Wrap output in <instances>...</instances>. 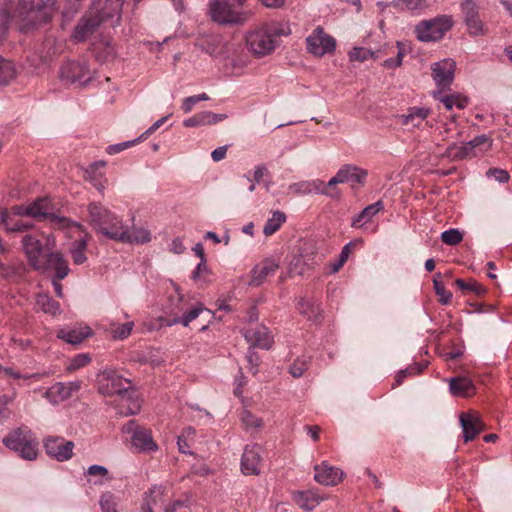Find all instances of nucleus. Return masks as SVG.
I'll return each mask as SVG.
<instances>
[{
    "label": "nucleus",
    "mask_w": 512,
    "mask_h": 512,
    "mask_svg": "<svg viewBox=\"0 0 512 512\" xmlns=\"http://www.w3.org/2000/svg\"><path fill=\"white\" fill-rule=\"evenodd\" d=\"M291 32L287 22H266L246 32V47L254 57L262 58L272 54L280 44L279 38Z\"/></svg>",
    "instance_id": "f257e3e1"
},
{
    "label": "nucleus",
    "mask_w": 512,
    "mask_h": 512,
    "mask_svg": "<svg viewBox=\"0 0 512 512\" xmlns=\"http://www.w3.org/2000/svg\"><path fill=\"white\" fill-rule=\"evenodd\" d=\"M58 0H19L15 25L20 32L27 33L49 23L55 14Z\"/></svg>",
    "instance_id": "f03ea898"
},
{
    "label": "nucleus",
    "mask_w": 512,
    "mask_h": 512,
    "mask_svg": "<svg viewBox=\"0 0 512 512\" xmlns=\"http://www.w3.org/2000/svg\"><path fill=\"white\" fill-rule=\"evenodd\" d=\"M88 222L92 228L111 240L124 239V228L122 220L101 203L92 202L87 207Z\"/></svg>",
    "instance_id": "7ed1b4c3"
},
{
    "label": "nucleus",
    "mask_w": 512,
    "mask_h": 512,
    "mask_svg": "<svg viewBox=\"0 0 512 512\" xmlns=\"http://www.w3.org/2000/svg\"><path fill=\"white\" fill-rule=\"evenodd\" d=\"M3 445L26 461H34L39 455V441L26 426L12 429L2 439Z\"/></svg>",
    "instance_id": "20e7f679"
},
{
    "label": "nucleus",
    "mask_w": 512,
    "mask_h": 512,
    "mask_svg": "<svg viewBox=\"0 0 512 512\" xmlns=\"http://www.w3.org/2000/svg\"><path fill=\"white\" fill-rule=\"evenodd\" d=\"M241 8L242 6L231 0H213L209 4V15L214 22L221 25L243 24L249 19L250 12Z\"/></svg>",
    "instance_id": "39448f33"
},
{
    "label": "nucleus",
    "mask_w": 512,
    "mask_h": 512,
    "mask_svg": "<svg viewBox=\"0 0 512 512\" xmlns=\"http://www.w3.org/2000/svg\"><path fill=\"white\" fill-rule=\"evenodd\" d=\"M14 215L19 217H31L34 219H49L58 228H65L70 225V220L49 212V203L44 198H37L28 205H16L10 208Z\"/></svg>",
    "instance_id": "423d86ee"
},
{
    "label": "nucleus",
    "mask_w": 512,
    "mask_h": 512,
    "mask_svg": "<svg viewBox=\"0 0 512 512\" xmlns=\"http://www.w3.org/2000/svg\"><path fill=\"white\" fill-rule=\"evenodd\" d=\"M452 25V18L446 15L423 20L415 27L416 37L421 42H436L443 38Z\"/></svg>",
    "instance_id": "0eeeda50"
},
{
    "label": "nucleus",
    "mask_w": 512,
    "mask_h": 512,
    "mask_svg": "<svg viewBox=\"0 0 512 512\" xmlns=\"http://www.w3.org/2000/svg\"><path fill=\"white\" fill-rule=\"evenodd\" d=\"M96 382L99 393L107 396L117 394L124 399L129 390H132L130 381L123 378L114 369H104L99 372Z\"/></svg>",
    "instance_id": "6e6552de"
},
{
    "label": "nucleus",
    "mask_w": 512,
    "mask_h": 512,
    "mask_svg": "<svg viewBox=\"0 0 512 512\" xmlns=\"http://www.w3.org/2000/svg\"><path fill=\"white\" fill-rule=\"evenodd\" d=\"M59 78L65 84L85 86L93 79V72L86 62L68 61L61 65Z\"/></svg>",
    "instance_id": "1a4fd4ad"
},
{
    "label": "nucleus",
    "mask_w": 512,
    "mask_h": 512,
    "mask_svg": "<svg viewBox=\"0 0 512 512\" xmlns=\"http://www.w3.org/2000/svg\"><path fill=\"white\" fill-rule=\"evenodd\" d=\"M124 431L131 435V444L138 452H154L158 449L150 430L141 428L134 420L124 426Z\"/></svg>",
    "instance_id": "9d476101"
},
{
    "label": "nucleus",
    "mask_w": 512,
    "mask_h": 512,
    "mask_svg": "<svg viewBox=\"0 0 512 512\" xmlns=\"http://www.w3.org/2000/svg\"><path fill=\"white\" fill-rule=\"evenodd\" d=\"M288 190L296 196L308 194L326 195L332 199H338L341 195L338 189H328L325 182L319 179L303 180L289 185Z\"/></svg>",
    "instance_id": "9b49d317"
},
{
    "label": "nucleus",
    "mask_w": 512,
    "mask_h": 512,
    "mask_svg": "<svg viewBox=\"0 0 512 512\" xmlns=\"http://www.w3.org/2000/svg\"><path fill=\"white\" fill-rule=\"evenodd\" d=\"M306 45L309 53L321 57L335 50L336 41L332 36L326 34L321 26H318L306 38Z\"/></svg>",
    "instance_id": "f8f14e48"
},
{
    "label": "nucleus",
    "mask_w": 512,
    "mask_h": 512,
    "mask_svg": "<svg viewBox=\"0 0 512 512\" xmlns=\"http://www.w3.org/2000/svg\"><path fill=\"white\" fill-rule=\"evenodd\" d=\"M455 68L456 63L450 58L443 59L431 65L432 78L438 90H447L450 88L454 80Z\"/></svg>",
    "instance_id": "ddd939ff"
},
{
    "label": "nucleus",
    "mask_w": 512,
    "mask_h": 512,
    "mask_svg": "<svg viewBox=\"0 0 512 512\" xmlns=\"http://www.w3.org/2000/svg\"><path fill=\"white\" fill-rule=\"evenodd\" d=\"M367 171L358 166L347 164L342 166L333 176L328 183H326L328 189H336L334 186L340 183L351 182L354 184L363 185L367 177Z\"/></svg>",
    "instance_id": "4468645a"
},
{
    "label": "nucleus",
    "mask_w": 512,
    "mask_h": 512,
    "mask_svg": "<svg viewBox=\"0 0 512 512\" xmlns=\"http://www.w3.org/2000/svg\"><path fill=\"white\" fill-rule=\"evenodd\" d=\"M44 449L47 455L63 462L72 458L74 443L62 437L51 436L44 440Z\"/></svg>",
    "instance_id": "2eb2a0df"
},
{
    "label": "nucleus",
    "mask_w": 512,
    "mask_h": 512,
    "mask_svg": "<svg viewBox=\"0 0 512 512\" xmlns=\"http://www.w3.org/2000/svg\"><path fill=\"white\" fill-rule=\"evenodd\" d=\"M23 251L28 259L29 264L35 269L43 268L42 261L45 258L44 247L42 243L33 235H25L22 238Z\"/></svg>",
    "instance_id": "dca6fc26"
},
{
    "label": "nucleus",
    "mask_w": 512,
    "mask_h": 512,
    "mask_svg": "<svg viewBox=\"0 0 512 512\" xmlns=\"http://www.w3.org/2000/svg\"><path fill=\"white\" fill-rule=\"evenodd\" d=\"M261 452L259 445L245 447L241 458V471L244 475H259L261 472Z\"/></svg>",
    "instance_id": "f3484780"
},
{
    "label": "nucleus",
    "mask_w": 512,
    "mask_h": 512,
    "mask_svg": "<svg viewBox=\"0 0 512 512\" xmlns=\"http://www.w3.org/2000/svg\"><path fill=\"white\" fill-rule=\"evenodd\" d=\"M81 388V381L58 382L52 385L44 396L53 404L62 402L77 393Z\"/></svg>",
    "instance_id": "a211bd4d"
},
{
    "label": "nucleus",
    "mask_w": 512,
    "mask_h": 512,
    "mask_svg": "<svg viewBox=\"0 0 512 512\" xmlns=\"http://www.w3.org/2000/svg\"><path fill=\"white\" fill-rule=\"evenodd\" d=\"M43 268L39 271L54 270L55 278L58 280L64 279L69 274L68 262L61 252H48L42 261Z\"/></svg>",
    "instance_id": "6ab92c4d"
},
{
    "label": "nucleus",
    "mask_w": 512,
    "mask_h": 512,
    "mask_svg": "<svg viewBox=\"0 0 512 512\" xmlns=\"http://www.w3.org/2000/svg\"><path fill=\"white\" fill-rule=\"evenodd\" d=\"M243 336L252 346L261 349H269L273 344V337L271 336L267 327L256 325L255 327L247 328L243 331Z\"/></svg>",
    "instance_id": "aec40b11"
},
{
    "label": "nucleus",
    "mask_w": 512,
    "mask_h": 512,
    "mask_svg": "<svg viewBox=\"0 0 512 512\" xmlns=\"http://www.w3.org/2000/svg\"><path fill=\"white\" fill-rule=\"evenodd\" d=\"M460 423L465 442L475 439L485 429V425L477 413H462Z\"/></svg>",
    "instance_id": "412c9836"
},
{
    "label": "nucleus",
    "mask_w": 512,
    "mask_h": 512,
    "mask_svg": "<svg viewBox=\"0 0 512 512\" xmlns=\"http://www.w3.org/2000/svg\"><path fill=\"white\" fill-rule=\"evenodd\" d=\"M314 470V479L321 485L334 486L343 478V472L337 467L330 466L327 462L316 465Z\"/></svg>",
    "instance_id": "4be33fe9"
},
{
    "label": "nucleus",
    "mask_w": 512,
    "mask_h": 512,
    "mask_svg": "<svg viewBox=\"0 0 512 512\" xmlns=\"http://www.w3.org/2000/svg\"><path fill=\"white\" fill-rule=\"evenodd\" d=\"M101 23V18L97 17L95 14L84 16L74 28L72 37L77 42H83L96 31Z\"/></svg>",
    "instance_id": "5701e85b"
},
{
    "label": "nucleus",
    "mask_w": 512,
    "mask_h": 512,
    "mask_svg": "<svg viewBox=\"0 0 512 512\" xmlns=\"http://www.w3.org/2000/svg\"><path fill=\"white\" fill-rule=\"evenodd\" d=\"M0 224L4 226L7 232H24L33 228L31 221L19 219L11 211L3 209L0 212Z\"/></svg>",
    "instance_id": "b1692460"
},
{
    "label": "nucleus",
    "mask_w": 512,
    "mask_h": 512,
    "mask_svg": "<svg viewBox=\"0 0 512 512\" xmlns=\"http://www.w3.org/2000/svg\"><path fill=\"white\" fill-rule=\"evenodd\" d=\"M92 330L86 325H76L70 328H63L57 332V337L66 341L69 344L77 345L83 342L86 338L91 336Z\"/></svg>",
    "instance_id": "393cba45"
},
{
    "label": "nucleus",
    "mask_w": 512,
    "mask_h": 512,
    "mask_svg": "<svg viewBox=\"0 0 512 512\" xmlns=\"http://www.w3.org/2000/svg\"><path fill=\"white\" fill-rule=\"evenodd\" d=\"M278 268L279 264L275 260H264L260 265L253 268L249 284L252 286L261 285L268 276L274 275Z\"/></svg>",
    "instance_id": "a878e982"
},
{
    "label": "nucleus",
    "mask_w": 512,
    "mask_h": 512,
    "mask_svg": "<svg viewBox=\"0 0 512 512\" xmlns=\"http://www.w3.org/2000/svg\"><path fill=\"white\" fill-rule=\"evenodd\" d=\"M449 391L455 397H469L475 393L473 381L466 376L449 379Z\"/></svg>",
    "instance_id": "bb28decb"
},
{
    "label": "nucleus",
    "mask_w": 512,
    "mask_h": 512,
    "mask_svg": "<svg viewBox=\"0 0 512 512\" xmlns=\"http://www.w3.org/2000/svg\"><path fill=\"white\" fill-rule=\"evenodd\" d=\"M227 118L226 114H216L211 111H202L184 120L185 127H199L213 125Z\"/></svg>",
    "instance_id": "cd10ccee"
},
{
    "label": "nucleus",
    "mask_w": 512,
    "mask_h": 512,
    "mask_svg": "<svg viewBox=\"0 0 512 512\" xmlns=\"http://www.w3.org/2000/svg\"><path fill=\"white\" fill-rule=\"evenodd\" d=\"M297 310L309 321L318 323L323 318L320 305L311 299L300 297L297 302Z\"/></svg>",
    "instance_id": "c85d7f7f"
},
{
    "label": "nucleus",
    "mask_w": 512,
    "mask_h": 512,
    "mask_svg": "<svg viewBox=\"0 0 512 512\" xmlns=\"http://www.w3.org/2000/svg\"><path fill=\"white\" fill-rule=\"evenodd\" d=\"M383 209L384 203L381 200L366 206L359 214L353 217L351 226L353 228H361L365 224L369 223L372 218Z\"/></svg>",
    "instance_id": "c756f323"
},
{
    "label": "nucleus",
    "mask_w": 512,
    "mask_h": 512,
    "mask_svg": "<svg viewBox=\"0 0 512 512\" xmlns=\"http://www.w3.org/2000/svg\"><path fill=\"white\" fill-rule=\"evenodd\" d=\"M123 2L124 0H105L102 5L101 0H97V3L95 4L97 13L95 15L101 18V22L110 19L115 15H120Z\"/></svg>",
    "instance_id": "7c9ffc66"
},
{
    "label": "nucleus",
    "mask_w": 512,
    "mask_h": 512,
    "mask_svg": "<svg viewBox=\"0 0 512 512\" xmlns=\"http://www.w3.org/2000/svg\"><path fill=\"white\" fill-rule=\"evenodd\" d=\"M443 91L444 90L433 91L432 96L434 99L441 102L447 110H451L454 107L464 109L467 106L468 100L466 97L461 96L459 93L444 95Z\"/></svg>",
    "instance_id": "2f4dec72"
},
{
    "label": "nucleus",
    "mask_w": 512,
    "mask_h": 512,
    "mask_svg": "<svg viewBox=\"0 0 512 512\" xmlns=\"http://www.w3.org/2000/svg\"><path fill=\"white\" fill-rule=\"evenodd\" d=\"M430 109L424 107H410L406 114L400 116L403 125L419 127L420 124L428 117Z\"/></svg>",
    "instance_id": "473e14b6"
},
{
    "label": "nucleus",
    "mask_w": 512,
    "mask_h": 512,
    "mask_svg": "<svg viewBox=\"0 0 512 512\" xmlns=\"http://www.w3.org/2000/svg\"><path fill=\"white\" fill-rule=\"evenodd\" d=\"M323 497L313 491H302L294 494V501L303 510L311 511L320 504Z\"/></svg>",
    "instance_id": "72a5a7b5"
},
{
    "label": "nucleus",
    "mask_w": 512,
    "mask_h": 512,
    "mask_svg": "<svg viewBox=\"0 0 512 512\" xmlns=\"http://www.w3.org/2000/svg\"><path fill=\"white\" fill-rule=\"evenodd\" d=\"M444 155L454 161L472 157L475 155L468 142L457 145L456 143L450 144L444 153Z\"/></svg>",
    "instance_id": "f704fd0d"
},
{
    "label": "nucleus",
    "mask_w": 512,
    "mask_h": 512,
    "mask_svg": "<svg viewBox=\"0 0 512 512\" xmlns=\"http://www.w3.org/2000/svg\"><path fill=\"white\" fill-rule=\"evenodd\" d=\"M394 47H388L385 46L383 49L378 50L377 52L371 51L369 49H365L362 47H355L352 51L349 52L350 60L352 61H360L363 62L365 60H368L369 58L377 59L378 53L388 54L393 50Z\"/></svg>",
    "instance_id": "c9c22d12"
},
{
    "label": "nucleus",
    "mask_w": 512,
    "mask_h": 512,
    "mask_svg": "<svg viewBox=\"0 0 512 512\" xmlns=\"http://www.w3.org/2000/svg\"><path fill=\"white\" fill-rule=\"evenodd\" d=\"M36 306L44 313L52 316L61 313L60 304L48 294H39L36 298Z\"/></svg>",
    "instance_id": "e433bc0d"
},
{
    "label": "nucleus",
    "mask_w": 512,
    "mask_h": 512,
    "mask_svg": "<svg viewBox=\"0 0 512 512\" xmlns=\"http://www.w3.org/2000/svg\"><path fill=\"white\" fill-rule=\"evenodd\" d=\"M123 238L124 239H119L118 241L123 242V243H130V244L131 243L144 244V243L150 242L151 235L148 230L143 229V228L135 230L134 232L130 233L128 226L125 225Z\"/></svg>",
    "instance_id": "4c0bfd02"
},
{
    "label": "nucleus",
    "mask_w": 512,
    "mask_h": 512,
    "mask_svg": "<svg viewBox=\"0 0 512 512\" xmlns=\"http://www.w3.org/2000/svg\"><path fill=\"white\" fill-rule=\"evenodd\" d=\"M286 221V215L281 211H274L263 228V233L266 236H271L277 232L283 223Z\"/></svg>",
    "instance_id": "58836bf2"
},
{
    "label": "nucleus",
    "mask_w": 512,
    "mask_h": 512,
    "mask_svg": "<svg viewBox=\"0 0 512 512\" xmlns=\"http://www.w3.org/2000/svg\"><path fill=\"white\" fill-rule=\"evenodd\" d=\"M87 248V241L85 238H80L75 240L72 243L70 254L73 260V263L76 265H81L86 262L87 257L85 255V250Z\"/></svg>",
    "instance_id": "ea45409f"
},
{
    "label": "nucleus",
    "mask_w": 512,
    "mask_h": 512,
    "mask_svg": "<svg viewBox=\"0 0 512 512\" xmlns=\"http://www.w3.org/2000/svg\"><path fill=\"white\" fill-rule=\"evenodd\" d=\"M16 75L14 64L7 59L0 58V85L8 84Z\"/></svg>",
    "instance_id": "a19ab883"
},
{
    "label": "nucleus",
    "mask_w": 512,
    "mask_h": 512,
    "mask_svg": "<svg viewBox=\"0 0 512 512\" xmlns=\"http://www.w3.org/2000/svg\"><path fill=\"white\" fill-rule=\"evenodd\" d=\"M85 175L86 179L89 180L99 192L103 193L107 183L104 173L88 167L85 171Z\"/></svg>",
    "instance_id": "79ce46f5"
},
{
    "label": "nucleus",
    "mask_w": 512,
    "mask_h": 512,
    "mask_svg": "<svg viewBox=\"0 0 512 512\" xmlns=\"http://www.w3.org/2000/svg\"><path fill=\"white\" fill-rule=\"evenodd\" d=\"M438 278H440V273H437L434 276V279H433L434 290H435L436 295L438 296L439 302L444 305H447L451 302L452 293L445 288L443 282L440 281Z\"/></svg>",
    "instance_id": "37998d69"
},
{
    "label": "nucleus",
    "mask_w": 512,
    "mask_h": 512,
    "mask_svg": "<svg viewBox=\"0 0 512 512\" xmlns=\"http://www.w3.org/2000/svg\"><path fill=\"white\" fill-rule=\"evenodd\" d=\"M134 322L129 321L123 324H112L110 333L114 339L123 340L126 339L132 332Z\"/></svg>",
    "instance_id": "c03bdc74"
},
{
    "label": "nucleus",
    "mask_w": 512,
    "mask_h": 512,
    "mask_svg": "<svg viewBox=\"0 0 512 512\" xmlns=\"http://www.w3.org/2000/svg\"><path fill=\"white\" fill-rule=\"evenodd\" d=\"M426 366L427 364L415 363L406 369L400 370L395 377V385H401L407 376L420 374Z\"/></svg>",
    "instance_id": "a18cd8bd"
},
{
    "label": "nucleus",
    "mask_w": 512,
    "mask_h": 512,
    "mask_svg": "<svg viewBox=\"0 0 512 512\" xmlns=\"http://www.w3.org/2000/svg\"><path fill=\"white\" fill-rule=\"evenodd\" d=\"M203 312V308L201 305H197L190 309L188 312H185L181 317L174 318L169 325L173 324H182L183 326L187 327L191 321L196 319L199 314Z\"/></svg>",
    "instance_id": "49530a36"
},
{
    "label": "nucleus",
    "mask_w": 512,
    "mask_h": 512,
    "mask_svg": "<svg viewBox=\"0 0 512 512\" xmlns=\"http://www.w3.org/2000/svg\"><path fill=\"white\" fill-rule=\"evenodd\" d=\"M455 284L461 289V290H467L475 293L476 295L480 296L486 293V288L479 282L475 280H471L469 282H465L463 279H456Z\"/></svg>",
    "instance_id": "de8ad7c7"
},
{
    "label": "nucleus",
    "mask_w": 512,
    "mask_h": 512,
    "mask_svg": "<svg viewBox=\"0 0 512 512\" xmlns=\"http://www.w3.org/2000/svg\"><path fill=\"white\" fill-rule=\"evenodd\" d=\"M441 240L446 245L455 246L463 240V234L458 229H448L442 232Z\"/></svg>",
    "instance_id": "09e8293b"
},
{
    "label": "nucleus",
    "mask_w": 512,
    "mask_h": 512,
    "mask_svg": "<svg viewBox=\"0 0 512 512\" xmlns=\"http://www.w3.org/2000/svg\"><path fill=\"white\" fill-rule=\"evenodd\" d=\"M397 54L395 58H388L383 62V66L388 69L399 67L402 64L405 54V45L402 42L396 43Z\"/></svg>",
    "instance_id": "8fccbe9b"
},
{
    "label": "nucleus",
    "mask_w": 512,
    "mask_h": 512,
    "mask_svg": "<svg viewBox=\"0 0 512 512\" xmlns=\"http://www.w3.org/2000/svg\"><path fill=\"white\" fill-rule=\"evenodd\" d=\"M99 504L102 512H118L115 495L111 492H104L100 496Z\"/></svg>",
    "instance_id": "3c124183"
},
{
    "label": "nucleus",
    "mask_w": 512,
    "mask_h": 512,
    "mask_svg": "<svg viewBox=\"0 0 512 512\" xmlns=\"http://www.w3.org/2000/svg\"><path fill=\"white\" fill-rule=\"evenodd\" d=\"M309 361L305 358H297L289 367V372L294 378L303 376L308 369Z\"/></svg>",
    "instance_id": "603ef678"
},
{
    "label": "nucleus",
    "mask_w": 512,
    "mask_h": 512,
    "mask_svg": "<svg viewBox=\"0 0 512 512\" xmlns=\"http://www.w3.org/2000/svg\"><path fill=\"white\" fill-rule=\"evenodd\" d=\"M134 393V390H129L128 395L125 396L124 399H121L122 402L127 403L125 415H134L137 414L141 409V404L137 399H133L131 394Z\"/></svg>",
    "instance_id": "864d4df0"
},
{
    "label": "nucleus",
    "mask_w": 512,
    "mask_h": 512,
    "mask_svg": "<svg viewBox=\"0 0 512 512\" xmlns=\"http://www.w3.org/2000/svg\"><path fill=\"white\" fill-rule=\"evenodd\" d=\"M241 421L246 428H259L263 424L262 419L256 417L247 410H244L241 413Z\"/></svg>",
    "instance_id": "5fc2aeb1"
},
{
    "label": "nucleus",
    "mask_w": 512,
    "mask_h": 512,
    "mask_svg": "<svg viewBox=\"0 0 512 512\" xmlns=\"http://www.w3.org/2000/svg\"><path fill=\"white\" fill-rule=\"evenodd\" d=\"M465 22L470 34L482 35L485 33L483 22L479 19V17L472 18V16H470L467 20H465Z\"/></svg>",
    "instance_id": "6e6d98bb"
},
{
    "label": "nucleus",
    "mask_w": 512,
    "mask_h": 512,
    "mask_svg": "<svg viewBox=\"0 0 512 512\" xmlns=\"http://www.w3.org/2000/svg\"><path fill=\"white\" fill-rule=\"evenodd\" d=\"M91 357L87 353H81L76 355L70 362L68 366V370L74 371L77 369H80L84 366H86L88 363H90Z\"/></svg>",
    "instance_id": "4d7b16f0"
},
{
    "label": "nucleus",
    "mask_w": 512,
    "mask_h": 512,
    "mask_svg": "<svg viewBox=\"0 0 512 512\" xmlns=\"http://www.w3.org/2000/svg\"><path fill=\"white\" fill-rule=\"evenodd\" d=\"M486 176L488 178H493L495 181L499 183H506L509 181L510 175L508 171L500 168H490L486 172Z\"/></svg>",
    "instance_id": "13d9d810"
},
{
    "label": "nucleus",
    "mask_w": 512,
    "mask_h": 512,
    "mask_svg": "<svg viewBox=\"0 0 512 512\" xmlns=\"http://www.w3.org/2000/svg\"><path fill=\"white\" fill-rule=\"evenodd\" d=\"M139 141H141L140 137H138L137 139L132 140V141H125V142L118 143L115 145H110L107 147L106 151L108 154H116V153H119V152L125 150L126 148L131 147L132 145H134L135 143H137Z\"/></svg>",
    "instance_id": "bf43d9fd"
},
{
    "label": "nucleus",
    "mask_w": 512,
    "mask_h": 512,
    "mask_svg": "<svg viewBox=\"0 0 512 512\" xmlns=\"http://www.w3.org/2000/svg\"><path fill=\"white\" fill-rule=\"evenodd\" d=\"M462 10L465 14V20H467L470 16H472V18L478 17L477 7L474 0H466L462 4Z\"/></svg>",
    "instance_id": "052dcab7"
},
{
    "label": "nucleus",
    "mask_w": 512,
    "mask_h": 512,
    "mask_svg": "<svg viewBox=\"0 0 512 512\" xmlns=\"http://www.w3.org/2000/svg\"><path fill=\"white\" fill-rule=\"evenodd\" d=\"M86 474L89 476H99L102 478H106L109 474V471L106 467L102 465L94 464L88 467Z\"/></svg>",
    "instance_id": "680f3d73"
},
{
    "label": "nucleus",
    "mask_w": 512,
    "mask_h": 512,
    "mask_svg": "<svg viewBox=\"0 0 512 512\" xmlns=\"http://www.w3.org/2000/svg\"><path fill=\"white\" fill-rule=\"evenodd\" d=\"M11 15L7 10L0 11V34L5 35L9 29Z\"/></svg>",
    "instance_id": "e2e57ef3"
},
{
    "label": "nucleus",
    "mask_w": 512,
    "mask_h": 512,
    "mask_svg": "<svg viewBox=\"0 0 512 512\" xmlns=\"http://www.w3.org/2000/svg\"><path fill=\"white\" fill-rule=\"evenodd\" d=\"M408 10H421L426 7L425 0H399Z\"/></svg>",
    "instance_id": "0e129e2a"
},
{
    "label": "nucleus",
    "mask_w": 512,
    "mask_h": 512,
    "mask_svg": "<svg viewBox=\"0 0 512 512\" xmlns=\"http://www.w3.org/2000/svg\"><path fill=\"white\" fill-rule=\"evenodd\" d=\"M489 144L491 146L492 140L485 134L478 135L472 140L468 141V145H470L471 149L474 151L477 147L483 144Z\"/></svg>",
    "instance_id": "69168bd1"
},
{
    "label": "nucleus",
    "mask_w": 512,
    "mask_h": 512,
    "mask_svg": "<svg viewBox=\"0 0 512 512\" xmlns=\"http://www.w3.org/2000/svg\"><path fill=\"white\" fill-rule=\"evenodd\" d=\"M186 250L181 238H175L170 244V251L174 254H182Z\"/></svg>",
    "instance_id": "338daca9"
},
{
    "label": "nucleus",
    "mask_w": 512,
    "mask_h": 512,
    "mask_svg": "<svg viewBox=\"0 0 512 512\" xmlns=\"http://www.w3.org/2000/svg\"><path fill=\"white\" fill-rule=\"evenodd\" d=\"M186 507L184 501L176 500L165 507L164 512H182L181 510ZM186 512V511H183Z\"/></svg>",
    "instance_id": "774afa93"
}]
</instances>
